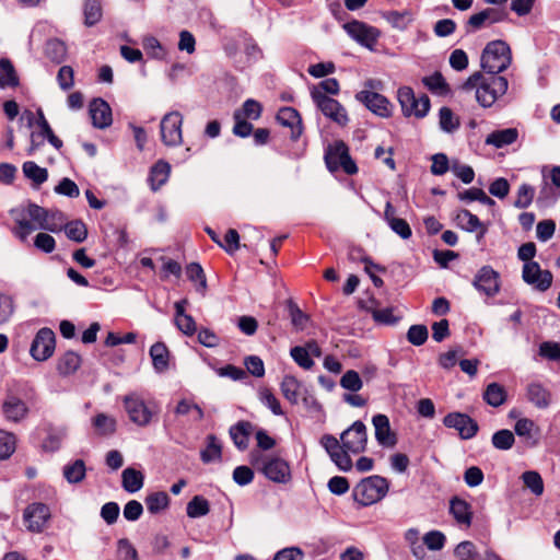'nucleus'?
I'll return each instance as SVG.
<instances>
[{"instance_id":"obj_1","label":"nucleus","mask_w":560,"mask_h":560,"mask_svg":"<svg viewBox=\"0 0 560 560\" xmlns=\"http://www.w3.org/2000/svg\"><path fill=\"white\" fill-rule=\"evenodd\" d=\"M320 444L328 453L331 462L340 470L349 471L352 468V460L349 454H360L366 448V427L362 421L358 420L341 433L340 440L331 434H325L320 439Z\"/></svg>"},{"instance_id":"obj_2","label":"nucleus","mask_w":560,"mask_h":560,"mask_svg":"<svg viewBox=\"0 0 560 560\" xmlns=\"http://www.w3.org/2000/svg\"><path fill=\"white\" fill-rule=\"evenodd\" d=\"M35 390L25 382H14L7 386L1 402V415L7 422L21 423L30 415Z\"/></svg>"},{"instance_id":"obj_3","label":"nucleus","mask_w":560,"mask_h":560,"mask_svg":"<svg viewBox=\"0 0 560 560\" xmlns=\"http://www.w3.org/2000/svg\"><path fill=\"white\" fill-rule=\"evenodd\" d=\"M509 82L504 77L472 73L462 85L464 91L476 90V100L482 107L492 106L508 91Z\"/></svg>"},{"instance_id":"obj_4","label":"nucleus","mask_w":560,"mask_h":560,"mask_svg":"<svg viewBox=\"0 0 560 560\" xmlns=\"http://www.w3.org/2000/svg\"><path fill=\"white\" fill-rule=\"evenodd\" d=\"M481 68L491 75L506 70L512 62L510 46L501 39L489 42L481 54Z\"/></svg>"},{"instance_id":"obj_5","label":"nucleus","mask_w":560,"mask_h":560,"mask_svg":"<svg viewBox=\"0 0 560 560\" xmlns=\"http://www.w3.org/2000/svg\"><path fill=\"white\" fill-rule=\"evenodd\" d=\"M389 483L386 478L378 475L361 480L353 489L354 500L363 505H372L381 501L388 492Z\"/></svg>"},{"instance_id":"obj_6","label":"nucleus","mask_w":560,"mask_h":560,"mask_svg":"<svg viewBox=\"0 0 560 560\" xmlns=\"http://www.w3.org/2000/svg\"><path fill=\"white\" fill-rule=\"evenodd\" d=\"M252 464L256 466L269 480L278 483H287L291 479L289 464L278 456L252 455Z\"/></svg>"},{"instance_id":"obj_7","label":"nucleus","mask_w":560,"mask_h":560,"mask_svg":"<svg viewBox=\"0 0 560 560\" xmlns=\"http://www.w3.org/2000/svg\"><path fill=\"white\" fill-rule=\"evenodd\" d=\"M311 97L325 117L340 127L348 125V113L337 100L323 94L319 90H311Z\"/></svg>"},{"instance_id":"obj_8","label":"nucleus","mask_w":560,"mask_h":560,"mask_svg":"<svg viewBox=\"0 0 560 560\" xmlns=\"http://www.w3.org/2000/svg\"><path fill=\"white\" fill-rule=\"evenodd\" d=\"M397 98L400 104L402 114L407 117L415 116L417 118L424 117L430 109V100L425 94L420 97L409 86L398 89Z\"/></svg>"},{"instance_id":"obj_9","label":"nucleus","mask_w":560,"mask_h":560,"mask_svg":"<svg viewBox=\"0 0 560 560\" xmlns=\"http://www.w3.org/2000/svg\"><path fill=\"white\" fill-rule=\"evenodd\" d=\"M325 162L331 172L339 168H342L349 175L358 172L355 163L349 155L348 147L342 141H336L328 147L325 153Z\"/></svg>"},{"instance_id":"obj_10","label":"nucleus","mask_w":560,"mask_h":560,"mask_svg":"<svg viewBox=\"0 0 560 560\" xmlns=\"http://www.w3.org/2000/svg\"><path fill=\"white\" fill-rule=\"evenodd\" d=\"M124 407L131 422L139 427H147L151 423L154 411L148 406L144 399L131 393L124 397Z\"/></svg>"},{"instance_id":"obj_11","label":"nucleus","mask_w":560,"mask_h":560,"mask_svg":"<svg viewBox=\"0 0 560 560\" xmlns=\"http://www.w3.org/2000/svg\"><path fill=\"white\" fill-rule=\"evenodd\" d=\"M508 19V12L498 8H486L472 15L465 23L466 34H472L483 27H489L495 23Z\"/></svg>"},{"instance_id":"obj_12","label":"nucleus","mask_w":560,"mask_h":560,"mask_svg":"<svg viewBox=\"0 0 560 560\" xmlns=\"http://www.w3.org/2000/svg\"><path fill=\"white\" fill-rule=\"evenodd\" d=\"M50 517V509L45 503L40 502L28 504L23 512L25 527L32 533L38 534L44 532Z\"/></svg>"},{"instance_id":"obj_13","label":"nucleus","mask_w":560,"mask_h":560,"mask_svg":"<svg viewBox=\"0 0 560 560\" xmlns=\"http://www.w3.org/2000/svg\"><path fill=\"white\" fill-rule=\"evenodd\" d=\"M183 116L178 112H171L164 115L160 124L161 138L165 145L176 147L182 144Z\"/></svg>"},{"instance_id":"obj_14","label":"nucleus","mask_w":560,"mask_h":560,"mask_svg":"<svg viewBox=\"0 0 560 560\" xmlns=\"http://www.w3.org/2000/svg\"><path fill=\"white\" fill-rule=\"evenodd\" d=\"M472 285L478 292L492 298L500 292V275L492 267L482 266L475 275Z\"/></svg>"},{"instance_id":"obj_15","label":"nucleus","mask_w":560,"mask_h":560,"mask_svg":"<svg viewBox=\"0 0 560 560\" xmlns=\"http://www.w3.org/2000/svg\"><path fill=\"white\" fill-rule=\"evenodd\" d=\"M55 345L54 331L49 328H42L31 345L30 353L36 361H45L52 355Z\"/></svg>"},{"instance_id":"obj_16","label":"nucleus","mask_w":560,"mask_h":560,"mask_svg":"<svg viewBox=\"0 0 560 560\" xmlns=\"http://www.w3.org/2000/svg\"><path fill=\"white\" fill-rule=\"evenodd\" d=\"M355 100L382 118H388L392 115L393 106L390 102L378 92L360 91L355 94Z\"/></svg>"},{"instance_id":"obj_17","label":"nucleus","mask_w":560,"mask_h":560,"mask_svg":"<svg viewBox=\"0 0 560 560\" xmlns=\"http://www.w3.org/2000/svg\"><path fill=\"white\" fill-rule=\"evenodd\" d=\"M443 424L458 431L462 439L474 438L478 432V423L468 415L462 412H451L443 419Z\"/></svg>"},{"instance_id":"obj_18","label":"nucleus","mask_w":560,"mask_h":560,"mask_svg":"<svg viewBox=\"0 0 560 560\" xmlns=\"http://www.w3.org/2000/svg\"><path fill=\"white\" fill-rule=\"evenodd\" d=\"M523 280L540 291H546L552 284V273L542 270L536 261L526 262L523 267Z\"/></svg>"},{"instance_id":"obj_19","label":"nucleus","mask_w":560,"mask_h":560,"mask_svg":"<svg viewBox=\"0 0 560 560\" xmlns=\"http://www.w3.org/2000/svg\"><path fill=\"white\" fill-rule=\"evenodd\" d=\"M343 28L350 37L366 47H372L380 36L375 27L369 26L360 21L349 22L343 25Z\"/></svg>"},{"instance_id":"obj_20","label":"nucleus","mask_w":560,"mask_h":560,"mask_svg":"<svg viewBox=\"0 0 560 560\" xmlns=\"http://www.w3.org/2000/svg\"><path fill=\"white\" fill-rule=\"evenodd\" d=\"M375 429V439L384 447H393L397 443L396 434L392 431L387 416L378 413L372 419Z\"/></svg>"},{"instance_id":"obj_21","label":"nucleus","mask_w":560,"mask_h":560,"mask_svg":"<svg viewBox=\"0 0 560 560\" xmlns=\"http://www.w3.org/2000/svg\"><path fill=\"white\" fill-rule=\"evenodd\" d=\"M90 116L94 127L104 129L112 125V109L102 98H95L90 103Z\"/></svg>"},{"instance_id":"obj_22","label":"nucleus","mask_w":560,"mask_h":560,"mask_svg":"<svg viewBox=\"0 0 560 560\" xmlns=\"http://www.w3.org/2000/svg\"><path fill=\"white\" fill-rule=\"evenodd\" d=\"M277 120L280 125L291 129L292 139H298L302 135V119L295 108L282 107L277 114Z\"/></svg>"},{"instance_id":"obj_23","label":"nucleus","mask_w":560,"mask_h":560,"mask_svg":"<svg viewBox=\"0 0 560 560\" xmlns=\"http://www.w3.org/2000/svg\"><path fill=\"white\" fill-rule=\"evenodd\" d=\"M384 220L393 232L399 235L402 240L411 237L412 232L408 222L404 219L396 217V209L387 201L385 205Z\"/></svg>"},{"instance_id":"obj_24","label":"nucleus","mask_w":560,"mask_h":560,"mask_svg":"<svg viewBox=\"0 0 560 560\" xmlns=\"http://www.w3.org/2000/svg\"><path fill=\"white\" fill-rule=\"evenodd\" d=\"M450 513L459 525L470 526L472 520L471 506L459 498H453L450 502Z\"/></svg>"},{"instance_id":"obj_25","label":"nucleus","mask_w":560,"mask_h":560,"mask_svg":"<svg viewBox=\"0 0 560 560\" xmlns=\"http://www.w3.org/2000/svg\"><path fill=\"white\" fill-rule=\"evenodd\" d=\"M515 433L524 439L529 445L538 444L539 428L528 418H521L514 425Z\"/></svg>"},{"instance_id":"obj_26","label":"nucleus","mask_w":560,"mask_h":560,"mask_svg":"<svg viewBox=\"0 0 560 560\" xmlns=\"http://www.w3.org/2000/svg\"><path fill=\"white\" fill-rule=\"evenodd\" d=\"M16 222L14 229L15 236L23 243L27 241L28 235L36 230L35 224L30 219L24 208H19L12 212Z\"/></svg>"},{"instance_id":"obj_27","label":"nucleus","mask_w":560,"mask_h":560,"mask_svg":"<svg viewBox=\"0 0 560 560\" xmlns=\"http://www.w3.org/2000/svg\"><path fill=\"white\" fill-rule=\"evenodd\" d=\"M518 131L515 128H506L494 130L489 133L485 140L486 144L493 145L498 149L512 144L516 141Z\"/></svg>"},{"instance_id":"obj_28","label":"nucleus","mask_w":560,"mask_h":560,"mask_svg":"<svg viewBox=\"0 0 560 560\" xmlns=\"http://www.w3.org/2000/svg\"><path fill=\"white\" fill-rule=\"evenodd\" d=\"M150 357L155 372L163 373L168 370L170 351L163 342H155L150 348Z\"/></svg>"},{"instance_id":"obj_29","label":"nucleus","mask_w":560,"mask_h":560,"mask_svg":"<svg viewBox=\"0 0 560 560\" xmlns=\"http://www.w3.org/2000/svg\"><path fill=\"white\" fill-rule=\"evenodd\" d=\"M457 225L467 232H474L480 230L478 238L483 237L486 234V228L482 225L477 215L470 211L464 209L460 210L456 215Z\"/></svg>"},{"instance_id":"obj_30","label":"nucleus","mask_w":560,"mask_h":560,"mask_svg":"<svg viewBox=\"0 0 560 560\" xmlns=\"http://www.w3.org/2000/svg\"><path fill=\"white\" fill-rule=\"evenodd\" d=\"M250 432L252 424L245 421H241L230 429L231 439L238 450L244 451L247 448Z\"/></svg>"},{"instance_id":"obj_31","label":"nucleus","mask_w":560,"mask_h":560,"mask_svg":"<svg viewBox=\"0 0 560 560\" xmlns=\"http://www.w3.org/2000/svg\"><path fill=\"white\" fill-rule=\"evenodd\" d=\"M144 477L141 471L128 467L121 474V482L125 491L135 493L143 487Z\"/></svg>"},{"instance_id":"obj_32","label":"nucleus","mask_w":560,"mask_h":560,"mask_svg":"<svg viewBox=\"0 0 560 560\" xmlns=\"http://www.w3.org/2000/svg\"><path fill=\"white\" fill-rule=\"evenodd\" d=\"M46 431L47 438L43 441V448L48 452L59 450L62 441L67 436L66 428L48 425Z\"/></svg>"},{"instance_id":"obj_33","label":"nucleus","mask_w":560,"mask_h":560,"mask_svg":"<svg viewBox=\"0 0 560 560\" xmlns=\"http://www.w3.org/2000/svg\"><path fill=\"white\" fill-rule=\"evenodd\" d=\"M174 412L177 416H190V419L194 422H199L205 417L201 407L187 398H183L177 402Z\"/></svg>"},{"instance_id":"obj_34","label":"nucleus","mask_w":560,"mask_h":560,"mask_svg":"<svg viewBox=\"0 0 560 560\" xmlns=\"http://www.w3.org/2000/svg\"><path fill=\"white\" fill-rule=\"evenodd\" d=\"M301 387V383L292 375H285L280 384L282 395L292 405L299 402Z\"/></svg>"},{"instance_id":"obj_35","label":"nucleus","mask_w":560,"mask_h":560,"mask_svg":"<svg viewBox=\"0 0 560 560\" xmlns=\"http://www.w3.org/2000/svg\"><path fill=\"white\" fill-rule=\"evenodd\" d=\"M527 398L538 408H546L550 404L551 395L541 384L532 383L527 387Z\"/></svg>"},{"instance_id":"obj_36","label":"nucleus","mask_w":560,"mask_h":560,"mask_svg":"<svg viewBox=\"0 0 560 560\" xmlns=\"http://www.w3.org/2000/svg\"><path fill=\"white\" fill-rule=\"evenodd\" d=\"M171 172L170 164L164 161L155 163L150 172L149 182L152 190H158L168 179Z\"/></svg>"},{"instance_id":"obj_37","label":"nucleus","mask_w":560,"mask_h":560,"mask_svg":"<svg viewBox=\"0 0 560 560\" xmlns=\"http://www.w3.org/2000/svg\"><path fill=\"white\" fill-rule=\"evenodd\" d=\"M81 365V357L74 351H67L63 353L59 361L57 369L62 375L73 374Z\"/></svg>"},{"instance_id":"obj_38","label":"nucleus","mask_w":560,"mask_h":560,"mask_svg":"<svg viewBox=\"0 0 560 560\" xmlns=\"http://www.w3.org/2000/svg\"><path fill=\"white\" fill-rule=\"evenodd\" d=\"M508 394L505 388L498 383H490L483 393L485 401L492 406L499 407L503 405L506 400Z\"/></svg>"},{"instance_id":"obj_39","label":"nucleus","mask_w":560,"mask_h":560,"mask_svg":"<svg viewBox=\"0 0 560 560\" xmlns=\"http://www.w3.org/2000/svg\"><path fill=\"white\" fill-rule=\"evenodd\" d=\"M222 456V445L214 435L207 436V445L200 452L201 460L205 464H209L215 460H220Z\"/></svg>"},{"instance_id":"obj_40","label":"nucleus","mask_w":560,"mask_h":560,"mask_svg":"<svg viewBox=\"0 0 560 560\" xmlns=\"http://www.w3.org/2000/svg\"><path fill=\"white\" fill-rule=\"evenodd\" d=\"M86 468L82 459H75L63 467V477L69 483H78L85 477Z\"/></svg>"},{"instance_id":"obj_41","label":"nucleus","mask_w":560,"mask_h":560,"mask_svg":"<svg viewBox=\"0 0 560 560\" xmlns=\"http://www.w3.org/2000/svg\"><path fill=\"white\" fill-rule=\"evenodd\" d=\"M521 480L525 488H527L534 495L540 497L544 493V480L538 471H524L521 476Z\"/></svg>"},{"instance_id":"obj_42","label":"nucleus","mask_w":560,"mask_h":560,"mask_svg":"<svg viewBox=\"0 0 560 560\" xmlns=\"http://www.w3.org/2000/svg\"><path fill=\"white\" fill-rule=\"evenodd\" d=\"M170 504V497L164 491L152 492L145 498V505L151 514H158Z\"/></svg>"},{"instance_id":"obj_43","label":"nucleus","mask_w":560,"mask_h":560,"mask_svg":"<svg viewBox=\"0 0 560 560\" xmlns=\"http://www.w3.org/2000/svg\"><path fill=\"white\" fill-rule=\"evenodd\" d=\"M23 174L26 178L31 179L34 185L39 186L45 183L48 178V172L46 168L39 167L33 161H26L22 166Z\"/></svg>"},{"instance_id":"obj_44","label":"nucleus","mask_w":560,"mask_h":560,"mask_svg":"<svg viewBox=\"0 0 560 560\" xmlns=\"http://www.w3.org/2000/svg\"><path fill=\"white\" fill-rule=\"evenodd\" d=\"M439 124L440 128L447 133L456 131L460 126L458 116L448 107H442L440 109Z\"/></svg>"},{"instance_id":"obj_45","label":"nucleus","mask_w":560,"mask_h":560,"mask_svg":"<svg viewBox=\"0 0 560 560\" xmlns=\"http://www.w3.org/2000/svg\"><path fill=\"white\" fill-rule=\"evenodd\" d=\"M187 278L196 283V290L205 294L207 290V280L202 267L197 262H191L186 267Z\"/></svg>"},{"instance_id":"obj_46","label":"nucleus","mask_w":560,"mask_h":560,"mask_svg":"<svg viewBox=\"0 0 560 560\" xmlns=\"http://www.w3.org/2000/svg\"><path fill=\"white\" fill-rule=\"evenodd\" d=\"M45 52L51 61L60 63L66 58L67 47L60 39L52 38L46 43Z\"/></svg>"},{"instance_id":"obj_47","label":"nucleus","mask_w":560,"mask_h":560,"mask_svg":"<svg viewBox=\"0 0 560 560\" xmlns=\"http://www.w3.org/2000/svg\"><path fill=\"white\" fill-rule=\"evenodd\" d=\"M210 506L208 500L201 495H195L186 508L187 515L191 518L205 516L209 513Z\"/></svg>"},{"instance_id":"obj_48","label":"nucleus","mask_w":560,"mask_h":560,"mask_svg":"<svg viewBox=\"0 0 560 560\" xmlns=\"http://www.w3.org/2000/svg\"><path fill=\"white\" fill-rule=\"evenodd\" d=\"M423 84L438 95H446L450 92L448 84L440 72H435L422 79Z\"/></svg>"},{"instance_id":"obj_49","label":"nucleus","mask_w":560,"mask_h":560,"mask_svg":"<svg viewBox=\"0 0 560 560\" xmlns=\"http://www.w3.org/2000/svg\"><path fill=\"white\" fill-rule=\"evenodd\" d=\"M84 24L86 26L95 25L102 18V7L98 0H85L84 8Z\"/></svg>"},{"instance_id":"obj_50","label":"nucleus","mask_w":560,"mask_h":560,"mask_svg":"<svg viewBox=\"0 0 560 560\" xmlns=\"http://www.w3.org/2000/svg\"><path fill=\"white\" fill-rule=\"evenodd\" d=\"M65 224V217L62 212L58 210L47 211L44 222L39 224V230H46L56 233L61 231Z\"/></svg>"},{"instance_id":"obj_51","label":"nucleus","mask_w":560,"mask_h":560,"mask_svg":"<svg viewBox=\"0 0 560 560\" xmlns=\"http://www.w3.org/2000/svg\"><path fill=\"white\" fill-rule=\"evenodd\" d=\"M19 80L10 60L0 59V88L15 86Z\"/></svg>"},{"instance_id":"obj_52","label":"nucleus","mask_w":560,"mask_h":560,"mask_svg":"<svg viewBox=\"0 0 560 560\" xmlns=\"http://www.w3.org/2000/svg\"><path fill=\"white\" fill-rule=\"evenodd\" d=\"M66 235L69 240L77 243L83 242L88 236V230L82 221H71L63 226Z\"/></svg>"},{"instance_id":"obj_53","label":"nucleus","mask_w":560,"mask_h":560,"mask_svg":"<svg viewBox=\"0 0 560 560\" xmlns=\"http://www.w3.org/2000/svg\"><path fill=\"white\" fill-rule=\"evenodd\" d=\"M535 197V188L528 184H522L516 192L514 207L518 209L528 208Z\"/></svg>"},{"instance_id":"obj_54","label":"nucleus","mask_w":560,"mask_h":560,"mask_svg":"<svg viewBox=\"0 0 560 560\" xmlns=\"http://www.w3.org/2000/svg\"><path fill=\"white\" fill-rule=\"evenodd\" d=\"M15 447V435L4 430H0V459L9 458L14 453Z\"/></svg>"},{"instance_id":"obj_55","label":"nucleus","mask_w":560,"mask_h":560,"mask_svg":"<svg viewBox=\"0 0 560 560\" xmlns=\"http://www.w3.org/2000/svg\"><path fill=\"white\" fill-rule=\"evenodd\" d=\"M261 112V104L253 98H248L244 102L242 108L235 110L234 114H241L245 119L256 120L260 117Z\"/></svg>"},{"instance_id":"obj_56","label":"nucleus","mask_w":560,"mask_h":560,"mask_svg":"<svg viewBox=\"0 0 560 560\" xmlns=\"http://www.w3.org/2000/svg\"><path fill=\"white\" fill-rule=\"evenodd\" d=\"M458 196H459L460 200H466V201L477 200V201L481 202L482 205H486L489 207H492L495 205V201L493 199H491L489 196H487V194L480 188L474 187V188L467 189L464 192H460Z\"/></svg>"},{"instance_id":"obj_57","label":"nucleus","mask_w":560,"mask_h":560,"mask_svg":"<svg viewBox=\"0 0 560 560\" xmlns=\"http://www.w3.org/2000/svg\"><path fill=\"white\" fill-rule=\"evenodd\" d=\"M514 434L506 429L499 430L492 435V444L498 450H510L514 444Z\"/></svg>"},{"instance_id":"obj_58","label":"nucleus","mask_w":560,"mask_h":560,"mask_svg":"<svg viewBox=\"0 0 560 560\" xmlns=\"http://www.w3.org/2000/svg\"><path fill=\"white\" fill-rule=\"evenodd\" d=\"M290 354L300 368L311 370L314 366V360L302 346L291 348Z\"/></svg>"},{"instance_id":"obj_59","label":"nucleus","mask_w":560,"mask_h":560,"mask_svg":"<svg viewBox=\"0 0 560 560\" xmlns=\"http://www.w3.org/2000/svg\"><path fill=\"white\" fill-rule=\"evenodd\" d=\"M340 385L345 389L357 393L362 388L363 382L358 372L349 370L342 375Z\"/></svg>"},{"instance_id":"obj_60","label":"nucleus","mask_w":560,"mask_h":560,"mask_svg":"<svg viewBox=\"0 0 560 560\" xmlns=\"http://www.w3.org/2000/svg\"><path fill=\"white\" fill-rule=\"evenodd\" d=\"M259 399L266 407H268L272 411L273 415H283L279 399L272 394L270 389H261L259 392Z\"/></svg>"},{"instance_id":"obj_61","label":"nucleus","mask_w":560,"mask_h":560,"mask_svg":"<svg viewBox=\"0 0 560 560\" xmlns=\"http://www.w3.org/2000/svg\"><path fill=\"white\" fill-rule=\"evenodd\" d=\"M428 328L424 325H412L407 332L408 341L413 346H422L428 339Z\"/></svg>"},{"instance_id":"obj_62","label":"nucleus","mask_w":560,"mask_h":560,"mask_svg":"<svg viewBox=\"0 0 560 560\" xmlns=\"http://www.w3.org/2000/svg\"><path fill=\"white\" fill-rule=\"evenodd\" d=\"M93 424L101 434H112L116 429L115 419L104 413H98L94 418Z\"/></svg>"},{"instance_id":"obj_63","label":"nucleus","mask_w":560,"mask_h":560,"mask_svg":"<svg viewBox=\"0 0 560 560\" xmlns=\"http://www.w3.org/2000/svg\"><path fill=\"white\" fill-rule=\"evenodd\" d=\"M451 171L457 176L464 184H470L475 178V172L471 166L462 164L459 162H453Z\"/></svg>"},{"instance_id":"obj_64","label":"nucleus","mask_w":560,"mask_h":560,"mask_svg":"<svg viewBox=\"0 0 560 560\" xmlns=\"http://www.w3.org/2000/svg\"><path fill=\"white\" fill-rule=\"evenodd\" d=\"M117 553L120 560H138L137 550L128 539L118 541Z\"/></svg>"}]
</instances>
